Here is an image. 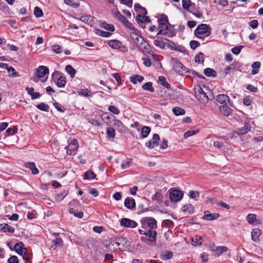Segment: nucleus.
<instances>
[{
	"label": "nucleus",
	"instance_id": "1",
	"mask_svg": "<svg viewBox=\"0 0 263 263\" xmlns=\"http://www.w3.org/2000/svg\"><path fill=\"white\" fill-rule=\"evenodd\" d=\"M159 31L157 35L159 34L165 35L172 37L176 35V32L173 26H168L170 24L168 23V19L165 14L161 15L158 20Z\"/></svg>",
	"mask_w": 263,
	"mask_h": 263
},
{
	"label": "nucleus",
	"instance_id": "2",
	"mask_svg": "<svg viewBox=\"0 0 263 263\" xmlns=\"http://www.w3.org/2000/svg\"><path fill=\"white\" fill-rule=\"evenodd\" d=\"M138 232L141 235H144L141 236L140 238V241L148 245H151L153 243L156 242L157 232L155 230H149L148 231H144L142 229H139Z\"/></svg>",
	"mask_w": 263,
	"mask_h": 263
},
{
	"label": "nucleus",
	"instance_id": "3",
	"mask_svg": "<svg viewBox=\"0 0 263 263\" xmlns=\"http://www.w3.org/2000/svg\"><path fill=\"white\" fill-rule=\"evenodd\" d=\"M211 32L212 28L209 25L206 24H201L194 30V35L198 39L203 41L205 37L210 35Z\"/></svg>",
	"mask_w": 263,
	"mask_h": 263
},
{
	"label": "nucleus",
	"instance_id": "4",
	"mask_svg": "<svg viewBox=\"0 0 263 263\" xmlns=\"http://www.w3.org/2000/svg\"><path fill=\"white\" fill-rule=\"evenodd\" d=\"M195 98L203 104H206L209 100L214 99V96L210 92L209 95H208L200 86L195 89Z\"/></svg>",
	"mask_w": 263,
	"mask_h": 263
},
{
	"label": "nucleus",
	"instance_id": "5",
	"mask_svg": "<svg viewBox=\"0 0 263 263\" xmlns=\"http://www.w3.org/2000/svg\"><path fill=\"white\" fill-rule=\"evenodd\" d=\"M139 51H142L147 57H154L155 55L152 50V46L144 40L141 38L140 45L137 47Z\"/></svg>",
	"mask_w": 263,
	"mask_h": 263
},
{
	"label": "nucleus",
	"instance_id": "6",
	"mask_svg": "<svg viewBox=\"0 0 263 263\" xmlns=\"http://www.w3.org/2000/svg\"><path fill=\"white\" fill-rule=\"evenodd\" d=\"M141 228L144 229L155 230L157 228V220L153 217H144L140 220Z\"/></svg>",
	"mask_w": 263,
	"mask_h": 263
},
{
	"label": "nucleus",
	"instance_id": "7",
	"mask_svg": "<svg viewBox=\"0 0 263 263\" xmlns=\"http://www.w3.org/2000/svg\"><path fill=\"white\" fill-rule=\"evenodd\" d=\"M52 79L55 82L57 86L59 88H63L65 87L66 83V78L63 73L59 71H55L52 74Z\"/></svg>",
	"mask_w": 263,
	"mask_h": 263
},
{
	"label": "nucleus",
	"instance_id": "8",
	"mask_svg": "<svg viewBox=\"0 0 263 263\" xmlns=\"http://www.w3.org/2000/svg\"><path fill=\"white\" fill-rule=\"evenodd\" d=\"M173 63V69L180 74H184L185 73V71L187 68L181 63V62L177 59L172 58V60Z\"/></svg>",
	"mask_w": 263,
	"mask_h": 263
},
{
	"label": "nucleus",
	"instance_id": "9",
	"mask_svg": "<svg viewBox=\"0 0 263 263\" xmlns=\"http://www.w3.org/2000/svg\"><path fill=\"white\" fill-rule=\"evenodd\" d=\"M108 45L111 48L116 49H120L121 51H127L126 47L122 45V42L117 40H112L108 42Z\"/></svg>",
	"mask_w": 263,
	"mask_h": 263
},
{
	"label": "nucleus",
	"instance_id": "10",
	"mask_svg": "<svg viewBox=\"0 0 263 263\" xmlns=\"http://www.w3.org/2000/svg\"><path fill=\"white\" fill-rule=\"evenodd\" d=\"M120 225L124 227L135 228L138 226V223L133 220L123 218L120 220Z\"/></svg>",
	"mask_w": 263,
	"mask_h": 263
},
{
	"label": "nucleus",
	"instance_id": "11",
	"mask_svg": "<svg viewBox=\"0 0 263 263\" xmlns=\"http://www.w3.org/2000/svg\"><path fill=\"white\" fill-rule=\"evenodd\" d=\"M183 197V194L178 190H173L170 195V198L172 201L177 202L180 201Z\"/></svg>",
	"mask_w": 263,
	"mask_h": 263
},
{
	"label": "nucleus",
	"instance_id": "12",
	"mask_svg": "<svg viewBox=\"0 0 263 263\" xmlns=\"http://www.w3.org/2000/svg\"><path fill=\"white\" fill-rule=\"evenodd\" d=\"M49 74V69L45 66H40L37 69L36 76L39 78H43Z\"/></svg>",
	"mask_w": 263,
	"mask_h": 263
},
{
	"label": "nucleus",
	"instance_id": "13",
	"mask_svg": "<svg viewBox=\"0 0 263 263\" xmlns=\"http://www.w3.org/2000/svg\"><path fill=\"white\" fill-rule=\"evenodd\" d=\"M220 216L219 214L218 213H210L209 211H205L204 212V216L203 217V219L204 220L212 221L214 220L217 219Z\"/></svg>",
	"mask_w": 263,
	"mask_h": 263
},
{
	"label": "nucleus",
	"instance_id": "14",
	"mask_svg": "<svg viewBox=\"0 0 263 263\" xmlns=\"http://www.w3.org/2000/svg\"><path fill=\"white\" fill-rule=\"evenodd\" d=\"M68 237L72 243H74L81 246L83 245L84 243L83 239L82 238L72 233H70V234L69 235Z\"/></svg>",
	"mask_w": 263,
	"mask_h": 263
},
{
	"label": "nucleus",
	"instance_id": "15",
	"mask_svg": "<svg viewBox=\"0 0 263 263\" xmlns=\"http://www.w3.org/2000/svg\"><path fill=\"white\" fill-rule=\"evenodd\" d=\"M166 39L165 38L157 36L156 39L154 40V44L156 46L158 47L161 49H164L166 46Z\"/></svg>",
	"mask_w": 263,
	"mask_h": 263
},
{
	"label": "nucleus",
	"instance_id": "16",
	"mask_svg": "<svg viewBox=\"0 0 263 263\" xmlns=\"http://www.w3.org/2000/svg\"><path fill=\"white\" fill-rule=\"evenodd\" d=\"M251 125L248 122H245L244 126L242 127L237 128L236 130V134L237 135H244L247 133L251 129Z\"/></svg>",
	"mask_w": 263,
	"mask_h": 263
},
{
	"label": "nucleus",
	"instance_id": "17",
	"mask_svg": "<svg viewBox=\"0 0 263 263\" xmlns=\"http://www.w3.org/2000/svg\"><path fill=\"white\" fill-rule=\"evenodd\" d=\"M140 32L139 31V32L137 31H134L130 33V36L134 43L138 47L140 45V41H141V38L143 37L140 35Z\"/></svg>",
	"mask_w": 263,
	"mask_h": 263
},
{
	"label": "nucleus",
	"instance_id": "18",
	"mask_svg": "<svg viewBox=\"0 0 263 263\" xmlns=\"http://www.w3.org/2000/svg\"><path fill=\"white\" fill-rule=\"evenodd\" d=\"M80 20L81 21L88 24L90 26H92L95 24L94 17L91 15H82L81 17Z\"/></svg>",
	"mask_w": 263,
	"mask_h": 263
},
{
	"label": "nucleus",
	"instance_id": "19",
	"mask_svg": "<svg viewBox=\"0 0 263 263\" xmlns=\"http://www.w3.org/2000/svg\"><path fill=\"white\" fill-rule=\"evenodd\" d=\"M24 166L30 170L32 174L33 175H37L39 173V170L36 168L35 163L33 162H26L24 163Z\"/></svg>",
	"mask_w": 263,
	"mask_h": 263
},
{
	"label": "nucleus",
	"instance_id": "20",
	"mask_svg": "<svg viewBox=\"0 0 263 263\" xmlns=\"http://www.w3.org/2000/svg\"><path fill=\"white\" fill-rule=\"evenodd\" d=\"M124 205L128 209L133 210L136 207V202L132 198H126L124 201Z\"/></svg>",
	"mask_w": 263,
	"mask_h": 263
},
{
	"label": "nucleus",
	"instance_id": "21",
	"mask_svg": "<svg viewBox=\"0 0 263 263\" xmlns=\"http://www.w3.org/2000/svg\"><path fill=\"white\" fill-rule=\"evenodd\" d=\"M26 90L27 91L28 95L31 96L32 100H35L39 98L41 96V94L38 92H34V88L33 87H26Z\"/></svg>",
	"mask_w": 263,
	"mask_h": 263
},
{
	"label": "nucleus",
	"instance_id": "22",
	"mask_svg": "<svg viewBox=\"0 0 263 263\" xmlns=\"http://www.w3.org/2000/svg\"><path fill=\"white\" fill-rule=\"evenodd\" d=\"M261 234V231L260 229H254L251 233L252 239L255 242H258L259 240V236Z\"/></svg>",
	"mask_w": 263,
	"mask_h": 263
},
{
	"label": "nucleus",
	"instance_id": "23",
	"mask_svg": "<svg viewBox=\"0 0 263 263\" xmlns=\"http://www.w3.org/2000/svg\"><path fill=\"white\" fill-rule=\"evenodd\" d=\"M216 100L220 104L227 105V101L229 100V97L225 94H220L216 97Z\"/></svg>",
	"mask_w": 263,
	"mask_h": 263
},
{
	"label": "nucleus",
	"instance_id": "24",
	"mask_svg": "<svg viewBox=\"0 0 263 263\" xmlns=\"http://www.w3.org/2000/svg\"><path fill=\"white\" fill-rule=\"evenodd\" d=\"M0 230L4 232H9L13 233L14 232V229L12 228L7 223H3L0 224Z\"/></svg>",
	"mask_w": 263,
	"mask_h": 263
},
{
	"label": "nucleus",
	"instance_id": "25",
	"mask_svg": "<svg viewBox=\"0 0 263 263\" xmlns=\"http://www.w3.org/2000/svg\"><path fill=\"white\" fill-rule=\"evenodd\" d=\"M134 8L135 11L139 14L146 15L147 13L146 9L138 3L135 4Z\"/></svg>",
	"mask_w": 263,
	"mask_h": 263
},
{
	"label": "nucleus",
	"instance_id": "26",
	"mask_svg": "<svg viewBox=\"0 0 263 263\" xmlns=\"http://www.w3.org/2000/svg\"><path fill=\"white\" fill-rule=\"evenodd\" d=\"M228 248L225 246H218L215 249H213L212 251L215 253V255L217 256L221 255L223 252L227 251Z\"/></svg>",
	"mask_w": 263,
	"mask_h": 263
},
{
	"label": "nucleus",
	"instance_id": "27",
	"mask_svg": "<svg viewBox=\"0 0 263 263\" xmlns=\"http://www.w3.org/2000/svg\"><path fill=\"white\" fill-rule=\"evenodd\" d=\"M136 20L139 23H149L151 22L148 16L145 15H142L141 14L137 15L136 17Z\"/></svg>",
	"mask_w": 263,
	"mask_h": 263
},
{
	"label": "nucleus",
	"instance_id": "28",
	"mask_svg": "<svg viewBox=\"0 0 263 263\" xmlns=\"http://www.w3.org/2000/svg\"><path fill=\"white\" fill-rule=\"evenodd\" d=\"M143 80V76L138 74L133 75L130 78V82L134 84H137V82L141 83Z\"/></svg>",
	"mask_w": 263,
	"mask_h": 263
},
{
	"label": "nucleus",
	"instance_id": "29",
	"mask_svg": "<svg viewBox=\"0 0 263 263\" xmlns=\"http://www.w3.org/2000/svg\"><path fill=\"white\" fill-rule=\"evenodd\" d=\"M158 83L163 87L170 89L171 86V85L167 83L165 78L164 76H159L158 78Z\"/></svg>",
	"mask_w": 263,
	"mask_h": 263
},
{
	"label": "nucleus",
	"instance_id": "30",
	"mask_svg": "<svg viewBox=\"0 0 263 263\" xmlns=\"http://www.w3.org/2000/svg\"><path fill=\"white\" fill-rule=\"evenodd\" d=\"M219 110L220 112L226 116H229L231 112V109L227 105L220 106Z\"/></svg>",
	"mask_w": 263,
	"mask_h": 263
},
{
	"label": "nucleus",
	"instance_id": "31",
	"mask_svg": "<svg viewBox=\"0 0 263 263\" xmlns=\"http://www.w3.org/2000/svg\"><path fill=\"white\" fill-rule=\"evenodd\" d=\"M260 67V63L259 62H255L252 65V67L253 68L251 74L252 75H255L258 73L259 69Z\"/></svg>",
	"mask_w": 263,
	"mask_h": 263
},
{
	"label": "nucleus",
	"instance_id": "32",
	"mask_svg": "<svg viewBox=\"0 0 263 263\" xmlns=\"http://www.w3.org/2000/svg\"><path fill=\"white\" fill-rule=\"evenodd\" d=\"M65 71L70 75L71 78L75 77L76 70L70 65H67L65 67Z\"/></svg>",
	"mask_w": 263,
	"mask_h": 263
},
{
	"label": "nucleus",
	"instance_id": "33",
	"mask_svg": "<svg viewBox=\"0 0 263 263\" xmlns=\"http://www.w3.org/2000/svg\"><path fill=\"white\" fill-rule=\"evenodd\" d=\"M181 210L184 212H187L189 214H192L194 213V206L191 204H189L183 205Z\"/></svg>",
	"mask_w": 263,
	"mask_h": 263
},
{
	"label": "nucleus",
	"instance_id": "34",
	"mask_svg": "<svg viewBox=\"0 0 263 263\" xmlns=\"http://www.w3.org/2000/svg\"><path fill=\"white\" fill-rule=\"evenodd\" d=\"M204 74L207 77H215L217 75L216 72L215 70L210 68H206L204 70Z\"/></svg>",
	"mask_w": 263,
	"mask_h": 263
},
{
	"label": "nucleus",
	"instance_id": "35",
	"mask_svg": "<svg viewBox=\"0 0 263 263\" xmlns=\"http://www.w3.org/2000/svg\"><path fill=\"white\" fill-rule=\"evenodd\" d=\"M95 32L96 34L99 35L100 36L107 37L111 35V33L107 32V31H104L103 30H101L99 29H95Z\"/></svg>",
	"mask_w": 263,
	"mask_h": 263
},
{
	"label": "nucleus",
	"instance_id": "36",
	"mask_svg": "<svg viewBox=\"0 0 263 263\" xmlns=\"http://www.w3.org/2000/svg\"><path fill=\"white\" fill-rule=\"evenodd\" d=\"M69 191L65 190L57 195L55 200L59 202L62 201L64 198L68 194Z\"/></svg>",
	"mask_w": 263,
	"mask_h": 263
},
{
	"label": "nucleus",
	"instance_id": "37",
	"mask_svg": "<svg viewBox=\"0 0 263 263\" xmlns=\"http://www.w3.org/2000/svg\"><path fill=\"white\" fill-rule=\"evenodd\" d=\"M106 134L109 139H114L116 135L115 130L111 127H107L106 129Z\"/></svg>",
	"mask_w": 263,
	"mask_h": 263
},
{
	"label": "nucleus",
	"instance_id": "38",
	"mask_svg": "<svg viewBox=\"0 0 263 263\" xmlns=\"http://www.w3.org/2000/svg\"><path fill=\"white\" fill-rule=\"evenodd\" d=\"M143 89L149 91L153 92L155 91L154 88L153 87V83L151 82H147L142 86Z\"/></svg>",
	"mask_w": 263,
	"mask_h": 263
},
{
	"label": "nucleus",
	"instance_id": "39",
	"mask_svg": "<svg viewBox=\"0 0 263 263\" xmlns=\"http://www.w3.org/2000/svg\"><path fill=\"white\" fill-rule=\"evenodd\" d=\"M101 27L106 30L113 32L115 30V27L112 24H107L106 22H102L101 24Z\"/></svg>",
	"mask_w": 263,
	"mask_h": 263
},
{
	"label": "nucleus",
	"instance_id": "40",
	"mask_svg": "<svg viewBox=\"0 0 263 263\" xmlns=\"http://www.w3.org/2000/svg\"><path fill=\"white\" fill-rule=\"evenodd\" d=\"M151 132V128L145 126L141 129V137L143 138H146Z\"/></svg>",
	"mask_w": 263,
	"mask_h": 263
},
{
	"label": "nucleus",
	"instance_id": "41",
	"mask_svg": "<svg viewBox=\"0 0 263 263\" xmlns=\"http://www.w3.org/2000/svg\"><path fill=\"white\" fill-rule=\"evenodd\" d=\"M36 107L42 111L46 112L49 111V106L48 104H45V103H41L36 105Z\"/></svg>",
	"mask_w": 263,
	"mask_h": 263
},
{
	"label": "nucleus",
	"instance_id": "42",
	"mask_svg": "<svg viewBox=\"0 0 263 263\" xmlns=\"http://www.w3.org/2000/svg\"><path fill=\"white\" fill-rule=\"evenodd\" d=\"M172 110H173V112L176 116L183 115L185 114V110L183 109H182L179 107H175L173 108Z\"/></svg>",
	"mask_w": 263,
	"mask_h": 263
},
{
	"label": "nucleus",
	"instance_id": "43",
	"mask_svg": "<svg viewBox=\"0 0 263 263\" xmlns=\"http://www.w3.org/2000/svg\"><path fill=\"white\" fill-rule=\"evenodd\" d=\"M96 174L91 171L88 170L84 174V179L87 180L93 179L96 178Z\"/></svg>",
	"mask_w": 263,
	"mask_h": 263
},
{
	"label": "nucleus",
	"instance_id": "44",
	"mask_svg": "<svg viewBox=\"0 0 263 263\" xmlns=\"http://www.w3.org/2000/svg\"><path fill=\"white\" fill-rule=\"evenodd\" d=\"M182 8L183 9L190 11V7L192 6L191 0H182Z\"/></svg>",
	"mask_w": 263,
	"mask_h": 263
},
{
	"label": "nucleus",
	"instance_id": "45",
	"mask_svg": "<svg viewBox=\"0 0 263 263\" xmlns=\"http://www.w3.org/2000/svg\"><path fill=\"white\" fill-rule=\"evenodd\" d=\"M69 213L71 214L74 215L75 217L79 218H82L84 215L82 211L76 212L75 209L72 208L69 209Z\"/></svg>",
	"mask_w": 263,
	"mask_h": 263
},
{
	"label": "nucleus",
	"instance_id": "46",
	"mask_svg": "<svg viewBox=\"0 0 263 263\" xmlns=\"http://www.w3.org/2000/svg\"><path fill=\"white\" fill-rule=\"evenodd\" d=\"M115 18L119 20L121 22L123 23L126 18L122 15L119 11L116 10L115 12H112Z\"/></svg>",
	"mask_w": 263,
	"mask_h": 263
},
{
	"label": "nucleus",
	"instance_id": "47",
	"mask_svg": "<svg viewBox=\"0 0 263 263\" xmlns=\"http://www.w3.org/2000/svg\"><path fill=\"white\" fill-rule=\"evenodd\" d=\"M202 238L200 236L197 235L192 238L193 245L195 246H200L202 243Z\"/></svg>",
	"mask_w": 263,
	"mask_h": 263
},
{
	"label": "nucleus",
	"instance_id": "48",
	"mask_svg": "<svg viewBox=\"0 0 263 263\" xmlns=\"http://www.w3.org/2000/svg\"><path fill=\"white\" fill-rule=\"evenodd\" d=\"M126 27L130 29L131 30H133L134 31H137L139 32L138 30L134 27V26L133 25L132 23H131L129 21H128L127 19H126L123 23H122Z\"/></svg>",
	"mask_w": 263,
	"mask_h": 263
},
{
	"label": "nucleus",
	"instance_id": "49",
	"mask_svg": "<svg viewBox=\"0 0 263 263\" xmlns=\"http://www.w3.org/2000/svg\"><path fill=\"white\" fill-rule=\"evenodd\" d=\"M257 216L255 214H249L246 219L249 224H252L254 222L255 220L256 219Z\"/></svg>",
	"mask_w": 263,
	"mask_h": 263
},
{
	"label": "nucleus",
	"instance_id": "50",
	"mask_svg": "<svg viewBox=\"0 0 263 263\" xmlns=\"http://www.w3.org/2000/svg\"><path fill=\"white\" fill-rule=\"evenodd\" d=\"M14 250L15 252H17V251L21 252L22 250H27V249L24 247V245L22 242H19L15 245Z\"/></svg>",
	"mask_w": 263,
	"mask_h": 263
},
{
	"label": "nucleus",
	"instance_id": "51",
	"mask_svg": "<svg viewBox=\"0 0 263 263\" xmlns=\"http://www.w3.org/2000/svg\"><path fill=\"white\" fill-rule=\"evenodd\" d=\"M204 54L200 52L199 53H198L195 57V61L197 63H200L201 62L202 63L204 61Z\"/></svg>",
	"mask_w": 263,
	"mask_h": 263
},
{
	"label": "nucleus",
	"instance_id": "52",
	"mask_svg": "<svg viewBox=\"0 0 263 263\" xmlns=\"http://www.w3.org/2000/svg\"><path fill=\"white\" fill-rule=\"evenodd\" d=\"M173 256V253L171 251H167L165 252L164 254H163L161 258L163 260H168L171 259Z\"/></svg>",
	"mask_w": 263,
	"mask_h": 263
},
{
	"label": "nucleus",
	"instance_id": "53",
	"mask_svg": "<svg viewBox=\"0 0 263 263\" xmlns=\"http://www.w3.org/2000/svg\"><path fill=\"white\" fill-rule=\"evenodd\" d=\"M159 140H160V137H159V135L157 134H155L153 135V138L151 141H152L153 144L155 147L156 146H158Z\"/></svg>",
	"mask_w": 263,
	"mask_h": 263
},
{
	"label": "nucleus",
	"instance_id": "54",
	"mask_svg": "<svg viewBox=\"0 0 263 263\" xmlns=\"http://www.w3.org/2000/svg\"><path fill=\"white\" fill-rule=\"evenodd\" d=\"M132 163V159L127 158L126 160L122 162L121 164V167L122 169H126L129 167Z\"/></svg>",
	"mask_w": 263,
	"mask_h": 263
},
{
	"label": "nucleus",
	"instance_id": "55",
	"mask_svg": "<svg viewBox=\"0 0 263 263\" xmlns=\"http://www.w3.org/2000/svg\"><path fill=\"white\" fill-rule=\"evenodd\" d=\"M34 14L36 17H40L43 15V11L39 7L36 6L34 9Z\"/></svg>",
	"mask_w": 263,
	"mask_h": 263
},
{
	"label": "nucleus",
	"instance_id": "56",
	"mask_svg": "<svg viewBox=\"0 0 263 263\" xmlns=\"http://www.w3.org/2000/svg\"><path fill=\"white\" fill-rule=\"evenodd\" d=\"M243 48V46L240 45L233 47L231 49L232 52L235 54L238 55L241 51V50Z\"/></svg>",
	"mask_w": 263,
	"mask_h": 263
},
{
	"label": "nucleus",
	"instance_id": "57",
	"mask_svg": "<svg viewBox=\"0 0 263 263\" xmlns=\"http://www.w3.org/2000/svg\"><path fill=\"white\" fill-rule=\"evenodd\" d=\"M152 199L157 200L158 202H162L163 197L161 193L157 192L152 197Z\"/></svg>",
	"mask_w": 263,
	"mask_h": 263
},
{
	"label": "nucleus",
	"instance_id": "58",
	"mask_svg": "<svg viewBox=\"0 0 263 263\" xmlns=\"http://www.w3.org/2000/svg\"><path fill=\"white\" fill-rule=\"evenodd\" d=\"M52 243L56 247L62 246L63 245V241L61 238L57 237V239L52 241Z\"/></svg>",
	"mask_w": 263,
	"mask_h": 263
},
{
	"label": "nucleus",
	"instance_id": "59",
	"mask_svg": "<svg viewBox=\"0 0 263 263\" xmlns=\"http://www.w3.org/2000/svg\"><path fill=\"white\" fill-rule=\"evenodd\" d=\"M23 260L26 263H31V255L28 253L27 251L22 256Z\"/></svg>",
	"mask_w": 263,
	"mask_h": 263
},
{
	"label": "nucleus",
	"instance_id": "60",
	"mask_svg": "<svg viewBox=\"0 0 263 263\" xmlns=\"http://www.w3.org/2000/svg\"><path fill=\"white\" fill-rule=\"evenodd\" d=\"M252 102V99L249 96H245L243 99V104L246 106H250Z\"/></svg>",
	"mask_w": 263,
	"mask_h": 263
},
{
	"label": "nucleus",
	"instance_id": "61",
	"mask_svg": "<svg viewBox=\"0 0 263 263\" xmlns=\"http://www.w3.org/2000/svg\"><path fill=\"white\" fill-rule=\"evenodd\" d=\"M108 109L109 111L115 115H119L120 112V110L114 105L109 106Z\"/></svg>",
	"mask_w": 263,
	"mask_h": 263
},
{
	"label": "nucleus",
	"instance_id": "62",
	"mask_svg": "<svg viewBox=\"0 0 263 263\" xmlns=\"http://www.w3.org/2000/svg\"><path fill=\"white\" fill-rule=\"evenodd\" d=\"M200 43L197 41L193 40L190 43V47L192 49L195 50L200 46Z\"/></svg>",
	"mask_w": 263,
	"mask_h": 263
},
{
	"label": "nucleus",
	"instance_id": "63",
	"mask_svg": "<svg viewBox=\"0 0 263 263\" xmlns=\"http://www.w3.org/2000/svg\"><path fill=\"white\" fill-rule=\"evenodd\" d=\"M7 71L9 73H11V76L13 77H16L18 76L17 72L15 71V69L12 66H9L7 68Z\"/></svg>",
	"mask_w": 263,
	"mask_h": 263
},
{
	"label": "nucleus",
	"instance_id": "64",
	"mask_svg": "<svg viewBox=\"0 0 263 263\" xmlns=\"http://www.w3.org/2000/svg\"><path fill=\"white\" fill-rule=\"evenodd\" d=\"M7 261L8 263H18L19 260L16 256L13 255L11 256Z\"/></svg>",
	"mask_w": 263,
	"mask_h": 263
}]
</instances>
